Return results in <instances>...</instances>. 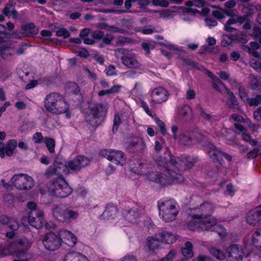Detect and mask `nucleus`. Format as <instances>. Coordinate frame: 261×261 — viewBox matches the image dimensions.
Wrapping results in <instances>:
<instances>
[{
    "mask_svg": "<svg viewBox=\"0 0 261 261\" xmlns=\"http://www.w3.org/2000/svg\"><path fill=\"white\" fill-rule=\"evenodd\" d=\"M28 244L27 240L23 238H17L5 245L0 244V256L14 253L20 258L24 255Z\"/></svg>",
    "mask_w": 261,
    "mask_h": 261,
    "instance_id": "f257e3e1",
    "label": "nucleus"
},
{
    "mask_svg": "<svg viewBox=\"0 0 261 261\" xmlns=\"http://www.w3.org/2000/svg\"><path fill=\"white\" fill-rule=\"evenodd\" d=\"M46 188L52 195L61 198L67 197L72 192L64 177L54 178L46 184Z\"/></svg>",
    "mask_w": 261,
    "mask_h": 261,
    "instance_id": "f03ea898",
    "label": "nucleus"
},
{
    "mask_svg": "<svg viewBox=\"0 0 261 261\" xmlns=\"http://www.w3.org/2000/svg\"><path fill=\"white\" fill-rule=\"evenodd\" d=\"M89 112L86 116V120L91 126L96 127L105 120L108 107L106 104L96 103L89 106Z\"/></svg>",
    "mask_w": 261,
    "mask_h": 261,
    "instance_id": "7ed1b4c3",
    "label": "nucleus"
},
{
    "mask_svg": "<svg viewBox=\"0 0 261 261\" xmlns=\"http://www.w3.org/2000/svg\"><path fill=\"white\" fill-rule=\"evenodd\" d=\"M159 215L166 222H170L176 219L179 213V208L176 202L168 200L160 203L158 205Z\"/></svg>",
    "mask_w": 261,
    "mask_h": 261,
    "instance_id": "20e7f679",
    "label": "nucleus"
},
{
    "mask_svg": "<svg viewBox=\"0 0 261 261\" xmlns=\"http://www.w3.org/2000/svg\"><path fill=\"white\" fill-rule=\"evenodd\" d=\"M11 183L20 190H29L34 185L32 177L25 174H15L11 179Z\"/></svg>",
    "mask_w": 261,
    "mask_h": 261,
    "instance_id": "39448f33",
    "label": "nucleus"
},
{
    "mask_svg": "<svg viewBox=\"0 0 261 261\" xmlns=\"http://www.w3.org/2000/svg\"><path fill=\"white\" fill-rule=\"evenodd\" d=\"M225 253L227 261H242L245 254L243 247L238 244L229 245Z\"/></svg>",
    "mask_w": 261,
    "mask_h": 261,
    "instance_id": "423d86ee",
    "label": "nucleus"
},
{
    "mask_svg": "<svg viewBox=\"0 0 261 261\" xmlns=\"http://www.w3.org/2000/svg\"><path fill=\"white\" fill-rule=\"evenodd\" d=\"M43 243L45 248L49 251H55L59 249L61 245V238L54 232L47 233L43 238Z\"/></svg>",
    "mask_w": 261,
    "mask_h": 261,
    "instance_id": "0eeeda50",
    "label": "nucleus"
},
{
    "mask_svg": "<svg viewBox=\"0 0 261 261\" xmlns=\"http://www.w3.org/2000/svg\"><path fill=\"white\" fill-rule=\"evenodd\" d=\"M28 219L30 224L37 229L41 228L44 222L43 214L40 210H33L32 212H30L28 218L27 217L22 218V223Z\"/></svg>",
    "mask_w": 261,
    "mask_h": 261,
    "instance_id": "6e6552de",
    "label": "nucleus"
},
{
    "mask_svg": "<svg viewBox=\"0 0 261 261\" xmlns=\"http://www.w3.org/2000/svg\"><path fill=\"white\" fill-rule=\"evenodd\" d=\"M119 51H121L123 54L121 59L125 66L130 68H137L140 66L141 64L136 59L135 54L129 53L123 48L120 49Z\"/></svg>",
    "mask_w": 261,
    "mask_h": 261,
    "instance_id": "1a4fd4ad",
    "label": "nucleus"
},
{
    "mask_svg": "<svg viewBox=\"0 0 261 261\" xmlns=\"http://www.w3.org/2000/svg\"><path fill=\"white\" fill-rule=\"evenodd\" d=\"M209 148V156L214 161L219 162L222 164V162L223 161V158L228 162L231 161L232 158L231 155L218 149L213 144H211Z\"/></svg>",
    "mask_w": 261,
    "mask_h": 261,
    "instance_id": "9d476101",
    "label": "nucleus"
},
{
    "mask_svg": "<svg viewBox=\"0 0 261 261\" xmlns=\"http://www.w3.org/2000/svg\"><path fill=\"white\" fill-rule=\"evenodd\" d=\"M246 220L248 224L252 226L261 224V205L249 211L246 216Z\"/></svg>",
    "mask_w": 261,
    "mask_h": 261,
    "instance_id": "9b49d317",
    "label": "nucleus"
},
{
    "mask_svg": "<svg viewBox=\"0 0 261 261\" xmlns=\"http://www.w3.org/2000/svg\"><path fill=\"white\" fill-rule=\"evenodd\" d=\"M90 160L84 155H80L73 160L69 161L67 163V166L71 170L74 171H80L82 168L88 165Z\"/></svg>",
    "mask_w": 261,
    "mask_h": 261,
    "instance_id": "f8f14e48",
    "label": "nucleus"
},
{
    "mask_svg": "<svg viewBox=\"0 0 261 261\" xmlns=\"http://www.w3.org/2000/svg\"><path fill=\"white\" fill-rule=\"evenodd\" d=\"M169 95L168 91L164 88H155L151 92L152 101L156 103H161L168 99Z\"/></svg>",
    "mask_w": 261,
    "mask_h": 261,
    "instance_id": "ddd939ff",
    "label": "nucleus"
},
{
    "mask_svg": "<svg viewBox=\"0 0 261 261\" xmlns=\"http://www.w3.org/2000/svg\"><path fill=\"white\" fill-rule=\"evenodd\" d=\"M215 206L210 202H204L199 207H195L194 210L196 214H194L193 217L194 218H202L203 216L210 215L214 211Z\"/></svg>",
    "mask_w": 261,
    "mask_h": 261,
    "instance_id": "4468645a",
    "label": "nucleus"
},
{
    "mask_svg": "<svg viewBox=\"0 0 261 261\" xmlns=\"http://www.w3.org/2000/svg\"><path fill=\"white\" fill-rule=\"evenodd\" d=\"M17 141L15 140H9L6 146L4 144L0 142V156L4 158L6 154L8 156L12 155L13 151L16 148Z\"/></svg>",
    "mask_w": 261,
    "mask_h": 261,
    "instance_id": "2eb2a0df",
    "label": "nucleus"
},
{
    "mask_svg": "<svg viewBox=\"0 0 261 261\" xmlns=\"http://www.w3.org/2000/svg\"><path fill=\"white\" fill-rule=\"evenodd\" d=\"M170 160L172 165L180 171H185L192 167V163H188L187 160L182 159L179 157L170 155Z\"/></svg>",
    "mask_w": 261,
    "mask_h": 261,
    "instance_id": "dca6fc26",
    "label": "nucleus"
},
{
    "mask_svg": "<svg viewBox=\"0 0 261 261\" xmlns=\"http://www.w3.org/2000/svg\"><path fill=\"white\" fill-rule=\"evenodd\" d=\"M61 243L66 244L69 247H73L76 243V237L70 231L64 230L59 231Z\"/></svg>",
    "mask_w": 261,
    "mask_h": 261,
    "instance_id": "f3484780",
    "label": "nucleus"
},
{
    "mask_svg": "<svg viewBox=\"0 0 261 261\" xmlns=\"http://www.w3.org/2000/svg\"><path fill=\"white\" fill-rule=\"evenodd\" d=\"M225 89L229 96L226 102V105L228 108L232 109L234 112L241 113V109L239 106V103L237 100V97L235 96L233 93L229 89L226 87H225Z\"/></svg>",
    "mask_w": 261,
    "mask_h": 261,
    "instance_id": "a211bd4d",
    "label": "nucleus"
},
{
    "mask_svg": "<svg viewBox=\"0 0 261 261\" xmlns=\"http://www.w3.org/2000/svg\"><path fill=\"white\" fill-rule=\"evenodd\" d=\"M68 109V105L64 98L62 96L58 99V101L49 111V112L54 114H61L65 113Z\"/></svg>",
    "mask_w": 261,
    "mask_h": 261,
    "instance_id": "6ab92c4d",
    "label": "nucleus"
},
{
    "mask_svg": "<svg viewBox=\"0 0 261 261\" xmlns=\"http://www.w3.org/2000/svg\"><path fill=\"white\" fill-rule=\"evenodd\" d=\"M22 33L21 35L17 36L16 34H14L15 36V38H20L24 36H32L37 34L38 33V29L36 28L35 25L33 23H29L21 27Z\"/></svg>",
    "mask_w": 261,
    "mask_h": 261,
    "instance_id": "aec40b11",
    "label": "nucleus"
},
{
    "mask_svg": "<svg viewBox=\"0 0 261 261\" xmlns=\"http://www.w3.org/2000/svg\"><path fill=\"white\" fill-rule=\"evenodd\" d=\"M200 219L201 229L207 230L215 226L217 221V219L212 216L211 214L206 216H203L202 218H197Z\"/></svg>",
    "mask_w": 261,
    "mask_h": 261,
    "instance_id": "412c9836",
    "label": "nucleus"
},
{
    "mask_svg": "<svg viewBox=\"0 0 261 261\" xmlns=\"http://www.w3.org/2000/svg\"><path fill=\"white\" fill-rule=\"evenodd\" d=\"M62 96L59 93L56 92L51 93L47 95L44 101V106L46 110L49 112L51 108L58 101V99Z\"/></svg>",
    "mask_w": 261,
    "mask_h": 261,
    "instance_id": "4be33fe9",
    "label": "nucleus"
},
{
    "mask_svg": "<svg viewBox=\"0 0 261 261\" xmlns=\"http://www.w3.org/2000/svg\"><path fill=\"white\" fill-rule=\"evenodd\" d=\"M15 3L10 1L7 4L3 9V14L9 17H11L14 19L18 17V13L15 10Z\"/></svg>",
    "mask_w": 261,
    "mask_h": 261,
    "instance_id": "5701e85b",
    "label": "nucleus"
},
{
    "mask_svg": "<svg viewBox=\"0 0 261 261\" xmlns=\"http://www.w3.org/2000/svg\"><path fill=\"white\" fill-rule=\"evenodd\" d=\"M110 161L117 165L122 166L125 163L126 158L124 155V153L121 151L113 150L112 155H110Z\"/></svg>",
    "mask_w": 261,
    "mask_h": 261,
    "instance_id": "b1692460",
    "label": "nucleus"
},
{
    "mask_svg": "<svg viewBox=\"0 0 261 261\" xmlns=\"http://www.w3.org/2000/svg\"><path fill=\"white\" fill-rule=\"evenodd\" d=\"M54 166L57 172L58 176L57 177H64L63 174H67L69 173V169L67 165L56 160L54 163Z\"/></svg>",
    "mask_w": 261,
    "mask_h": 261,
    "instance_id": "393cba45",
    "label": "nucleus"
},
{
    "mask_svg": "<svg viewBox=\"0 0 261 261\" xmlns=\"http://www.w3.org/2000/svg\"><path fill=\"white\" fill-rule=\"evenodd\" d=\"M156 236L159 237L161 242L168 244L174 243L176 240V238L173 234L164 230L159 232L156 234Z\"/></svg>",
    "mask_w": 261,
    "mask_h": 261,
    "instance_id": "a878e982",
    "label": "nucleus"
},
{
    "mask_svg": "<svg viewBox=\"0 0 261 261\" xmlns=\"http://www.w3.org/2000/svg\"><path fill=\"white\" fill-rule=\"evenodd\" d=\"M0 223L3 225L8 224L9 228L13 230H17L19 228V224L17 221L14 219H10L6 215L0 217Z\"/></svg>",
    "mask_w": 261,
    "mask_h": 261,
    "instance_id": "bb28decb",
    "label": "nucleus"
},
{
    "mask_svg": "<svg viewBox=\"0 0 261 261\" xmlns=\"http://www.w3.org/2000/svg\"><path fill=\"white\" fill-rule=\"evenodd\" d=\"M160 239L158 236L149 237L147 239V245L150 251L154 252L160 246Z\"/></svg>",
    "mask_w": 261,
    "mask_h": 261,
    "instance_id": "cd10ccee",
    "label": "nucleus"
},
{
    "mask_svg": "<svg viewBox=\"0 0 261 261\" xmlns=\"http://www.w3.org/2000/svg\"><path fill=\"white\" fill-rule=\"evenodd\" d=\"M193 245L190 241H187L185 243V247L181 249V253L183 256L187 259L193 256Z\"/></svg>",
    "mask_w": 261,
    "mask_h": 261,
    "instance_id": "c85d7f7f",
    "label": "nucleus"
},
{
    "mask_svg": "<svg viewBox=\"0 0 261 261\" xmlns=\"http://www.w3.org/2000/svg\"><path fill=\"white\" fill-rule=\"evenodd\" d=\"M180 116L185 121H188L192 118V110L188 105L184 106L180 111Z\"/></svg>",
    "mask_w": 261,
    "mask_h": 261,
    "instance_id": "c756f323",
    "label": "nucleus"
},
{
    "mask_svg": "<svg viewBox=\"0 0 261 261\" xmlns=\"http://www.w3.org/2000/svg\"><path fill=\"white\" fill-rule=\"evenodd\" d=\"M131 145L132 148L137 151L142 150L145 147V144L142 139L138 137L133 138Z\"/></svg>",
    "mask_w": 261,
    "mask_h": 261,
    "instance_id": "7c9ffc66",
    "label": "nucleus"
},
{
    "mask_svg": "<svg viewBox=\"0 0 261 261\" xmlns=\"http://www.w3.org/2000/svg\"><path fill=\"white\" fill-rule=\"evenodd\" d=\"M167 174L168 175L159 172L158 175L159 177L156 182L161 186H164L171 184L172 179V178H170V175H169L168 173Z\"/></svg>",
    "mask_w": 261,
    "mask_h": 261,
    "instance_id": "2f4dec72",
    "label": "nucleus"
},
{
    "mask_svg": "<svg viewBox=\"0 0 261 261\" xmlns=\"http://www.w3.org/2000/svg\"><path fill=\"white\" fill-rule=\"evenodd\" d=\"M250 80L249 85L250 88L253 90H256L257 88H261V77L259 76L251 75L249 76Z\"/></svg>",
    "mask_w": 261,
    "mask_h": 261,
    "instance_id": "473e14b6",
    "label": "nucleus"
},
{
    "mask_svg": "<svg viewBox=\"0 0 261 261\" xmlns=\"http://www.w3.org/2000/svg\"><path fill=\"white\" fill-rule=\"evenodd\" d=\"M66 210L57 206L54 208L53 212L54 216L59 221H65Z\"/></svg>",
    "mask_w": 261,
    "mask_h": 261,
    "instance_id": "72a5a7b5",
    "label": "nucleus"
},
{
    "mask_svg": "<svg viewBox=\"0 0 261 261\" xmlns=\"http://www.w3.org/2000/svg\"><path fill=\"white\" fill-rule=\"evenodd\" d=\"M252 243L257 249L261 250V229L253 233Z\"/></svg>",
    "mask_w": 261,
    "mask_h": 261,
    "instance_id": "f704fd0d",
    "label": "nucleus"
},
{
    "mask_svg": "<svg viewBox=\"0 0 261 261\" xmlns=\"http://www.w3.org/2000/svg\"><path fill=\"white\" fill-rule=\"evenodd\" d=\"M139 216V213L137 208H132L128 211L125 218L128 221L133 222Z\"/></svg>",
    "mask_w": 261,
    "mask_h": 261,
    "instance_id": "c9c22d12",
    "label": "nucleus"
},
{
    "mask_svg": "<svg viewBox=\"0 0 261 261\" xmlns=\"http://www.w3.org/2000/svg\"><path fill=\"white\" fill-rule=\"evenodd\" d=\"M84 256L76 252H71L67 253L65 256V261H80Z\"/></svg>",
    "mask_w": 261,
    "mask_h": 261,
    "instance_id": "e433bc0d",
    "label": "nucleus"
},
{
    "mask_svg": "<svg viewBox=\"0 0 261 261\" xmlns=\"http://www.w3.org/2000/svg\"><path fill=\"white\" fill-rule=\"evenodd\" d=\"M170 175V178H172V182H176L177 183H182L184 182L185 178L181 174H177L175 172L168 170V173Z\"/></svg>",
    "mask_w": 261,
    "mask_h": 261,
    "instance_id": "4c0bfd02",
    "label": "nucleus"
},
{
    "mask_svg": "<svg viewBox=\"0 0 261 261\" xmlns=\"http://www.w3.org/2000/svg\"><path fill=\"white\" fill-rule=\"evenodd\" d=\"M210 253L215 257L219 259L223 260L226 258V253L220 250L217 249L214 247L209 248Z\"/></svg>",
    "mask_w": 261,
    "mask_h": 261,
    "instance_id": "58836bf2",
    "label": "nucleus"
},
{
    "mask_svg": "<svg viewBox=\"0 0 261 261\" xmlns=\"http://www.w3.org/2000/svg\"><path fill=\"white\" fill-rule=\"evenodd\" d=\"M179 143L185 146L193 144L192 138L190 134L187 135L185 134H181L179 138Z\"/></svg>",
    "mask_w": 261,
    "mask_h": 261,
    "instance_id": "ea45409f",
    "label": "nucleus"
},
{
    "mask_svg": "<svg viewBox=\"0 0 261 261\" xmlns=\"http://www.w3.org/2000/svg\"><path fill=\"white\" fill-rule=\"evenodd\" d=\"M117 212V208L113 204H109L106 208V210L103 212V215L108 216L111 217L115 215Z\"/></svg>",
    "mask_w": 261,
    "mask_h": 261,
    "instance_id": "a19ab883",
    "label": "nucleus"
},
{
    "mask_svg": "<svg viewBox=\"0 0 261 261\" xmlns=\"http://www.w3.org/2000/svg\"><path fill=\"white\" fill-rule=\"evenodd\" d=\"M194 219L189 222L188 225V228L191 230H195L197 229L200 228L201 229V225L200 219L198 221L197 218H194ZM197 219H198L197 218Z\"/></svg>",
    "mask_w": 261,
    "mask_h": 261,
    "instance_id": "79ce46f5",
    "label": "nucleus"
},
{
    "mask_svg": "<svg viewBox=\"0 0 261 261\" xmlns=\"http://www.w3.org/2000/svg\"><path fill=\"white\" fill-rule=\"evenodd\" d=\"M66 87L69 91V92H70L73 94H77L79 92H80V88L78 85L74 82H68L66 84Z\"/></svg>",
    "mask_w": 261,
    "mask_h": 261,
    "instance_id": "37998d69",
    "label": "nucleus"
},
{
    "mask_svg": "<svg viewBox=\"0 0 261 261\" xmlns=\"http://www.w3.org/2000/svg\"><path fill=\"white\" fill-rule=\"evenodd\" d=\"M45 143L48 151L50 153H53L55 151V141L51 138L45 137Z\"/></svg>",
    "mask_w": 261,
    "mask_h": 261,
    "instance_id": "c03bdc74",
    "label": "nucleus"
},
{
    "mask_svg": "<svg viewBox=\"0 0 261 261\" xmlns=\"http://www.w3.org/2000/svg\"><path fill=\"white\" fill-rule=\"evenodd\" d=\"M193 144L201 142L204 139V136L198 132H192L190 133Z\"/></svg>",
    "mask_w": 261,
    "mask_h": 261,
    "instance_id": "a18cd8bd",
    "label": "nucleus"
},
{
    "mask_svg": "<svg viewBox=\"0 0 261 261\" xmlns=\"http://www.w3.org/2000/svg\"><path fill=\"white\" fill-rule=\"evenodd\" d=\"M79 217V213L70 209H66L65 221L67 220H73Z\"/></svg>",
    "mask_w": 261,
    "mask_h": 261,
    "instance_id": "49530a36",
    "label": "nucleus"
},
{
    "mask_svg": "<svg viewBox=\"0 0 261 261\" xmlns=\"http://www.w3.org/2000/svg\"><path fill=\"white\" fill-rule=\"evenodd\" d=\"M196 109L202 118L208 121L211 120L212 116L210 114L206 113L200 105L196 106Z\"/></svg>",
    "mask_w": 261,
    "mask_h": 261,
    "instance_id": "de8ad7c7",
    "label": "nucleus"
},
{
    "mask_svg": "<svg viewBox=\"0 0 261 261\" xmlns=\"http://www.w3.org/2000/svg\"><path fill=\"white\" fill-rule=\"evenodd\" d=\"M246 35L245 34L243 33L242 32H240L237 34V38L236 41L238 43H241L242 44H246L248 42V40L246 38Z\"/></svg>",
    "mask_w": 261,
    "mask_h": 261,
    "instance_id": "09e8293b",
    "label": "nucleus"
},
{
    "mask_svg": "<svg viewBox=\"0 0 261 261\" xmlns=\"http://www.w3.org/2000/svg\"><path fill=\"white\" fill-rule=\"evenodd\" d=\"M98 26L99 27V28L102 29L108 30L110 29H115V31L120 32V33L121 32V30H122V29L117 28V27H115L114 25L109 26L106 22L99 23H98Z\"/></svg>",
    "mask_w": 261,
    "mask_h": 261,
    "instance_id": "8fccbe9b",
    "label": "nucleus"
},
{
    "mask_svg": "<svg viewBox=\"0 0 261 261\" xmlns=\"http://www.w3.org/2000/svg\"><path fill=\"white\" fill-rule=\"evenodd\" d=\"M155 121L158 124V125L160 128V132L161 134L163 135L166 134V129L165 127V124L164 122L161 120L159 118L156 117L155 118Z\"/></svg>",
    "mask_w": 261,
    "mask_h": 261,
    "instance_id": "3c124183",
    "label": "nucleus"
},
{
    "mask_svg": "<svg viewBox=\"0 0 261 261\" xmlns=\"http://www.w3.org/2000/svg\"><path fill=\"white\" fill-rule=\"evenodd\" d=\"M224 9H220V10H214L212 12L213 15L219 19H222L225 18Z\"/></svg>",
    "mask_w": 261,
    "mask_h": 261,
    "instance_id": "603ef678",
    "label": "nucleus"
},
{
    "mask_svg": "<svg viewBox=\"0 0 261 261\" xmlns=\"http://www.w3.org/2000/svg\"><path fill=\"white\" fill-rule=\"evenodd\" d=\"M54 166L49 167L45 171V175L46 177L49 178L55 175H57L56 171Z\"/></svg>",
    "mask_w": 261,
    "mask_h": 261,
    "instance_id": "864d4df0",
    "label": "nucleus"
},
{
    "mask_svg": "<svg viewBox=\"0 0 261 261\" xmlns=\"http://www.w3.org/2000/svg\"><path fill=\"white\" fill-rule=\"evenodd\" d=\"M56 35L58 37H68L70 33L65 28H62L56 32Z\"/></svg>",
    "mask_w": 261,
    "mask_h": 261,
    "instance_id": "5fc2aeb1",
    "label": "nucleus"
},
{
    "mask_svg": "<svg viewBox=\"0 0 261 261\" xmlns=\"http://www.w3.org/2000/svg\"><path fill=\"white\" fill-rule=\"evenodd\" d=\"M121 123V120L120 116L117 114L115 115L114 119V124L113 126V132H115V131L116 132L117 130L118 126Z\"/></svg>",
    "mask_w": 261,
    "mask_h": 261,
    "instance_id": "6e6d98bb",
    "label": "nucleus"
},
{
    "mask_svg": "<svg viewBox=\"0 0 261 261\" xmlns=\"http://www.w3.org/2000/svg\"><path fill=\"white\" fill-rule=\"evenodd\" d=\"M139 8L147 11V7L150 4V0H137Z\"/></svg>",
    "mask_w": 261,
    "mask_h": 261,
    "instance_id": "4d7b16f0",
    "label": "nucleus"
},
{
    "mask_svg": "<svg viewBox=\"0 0 261 261\" xmlns=\"http://www.w3.org/2000/svg\"><path fill=\"white\" fill-rule=\"evenodd\" d=\"M159 172H151L147 174V178L152 181L156 182L158 178Z\"/></svg>",
    "mask_w": 261,
    "mask_h": 261,
    "instance_id": "13d9d810",
    "label": "nucleus"
},
{
    "mask_svg": "<svg viewBox=\"0 0 261 261\" xmlns=\"http://www.w3.org/2000/svg\"><path fill=\"white\" fill-rule=\"evenodd\" d=\"M233 19H234V21H236V23H239L240 24H243L246 21L247 19V16L245 15L241 16L236 14L233 17H232Z\"/></svg>",
    "mask_w": 261,
    "mask_h": 261,
    "instance_id": "bf43d9fd",
    "label": "nucleus"
},
{
    "mask_svg": "<svg viewBox=\"0 0 261 261\" xmlns=\"http://www.w3.org/2000/svg\"><path fill=\"white\" fill-rule=\"evenodd\" d=\"M227 35L224 34L222 35L223 38L221 41V44L223 47H227L232 44L231 41H230L228 38H227Z\"/></svg>",
    "mask_w": 261,
    "mask_h": 261,
    "instance_id": "052dcab7",
    "label": "nucleus"
},
{
    "mask_svg": "<svg viewBox=\"0 0 261 261\" xmlns=\"http://www.w3.org/2000/svg\"><path fill=\"white\" fill-rule=\"evenodd\" d=\"M91 36L94 39L100 40L103 37L104 33L102 31L97 30L92 33Z\"/></svg>",
    "mask_w": 261,
    "mask_h": 261,
    "instance_id": "680f3d73",
    "label": "nucleus"
},
{
    "mask_svg": "<svg viewBox=\"0 0 261 261\" xmlns=\"http://www.w3.org/2000/svg\"><path fill=\"white\" fill-rule=\"evenodd\" d=\"M14 199L15 197L13 194L7 193L3 196L4 200L9 203H12L14 201Z\"/></svg>",
    "mask_w": 261,
    "mask_h": 261,
    "instance_id": "e2e57ef3",
    "label": "nucleus"
},
{
    "mask_svg": "<svg viewBox=\"0 0 261 261\" xmlns=\"http://www.w3.org/2000/svg\"><path fill=\"white\" fill-rule=\"evenodd\" d=\"M113 150H108V149H102L100 150L99 154L102 156H103L105 158H107V159L110 161L111 156L110 155H112V152Z\"/></svg>",
    "mask_w": 261,
    "mask_h": 261,
    "instance_id": "0e129e2a",
    "label": "nucleus"
},
{
    "mask_svg": "<svg viewBox=\"0 0 261 261\" xmlns=\"http://www.w3.org/2000/svg\"><path fill=\"white\" fill-rule=\"evenodd\" d=\"M175 252L174 250H171L166 256L163 258L161 261H172L175 257Z\"/></svg>",
    "mask_w": 261,
    "mask_h": 261,
    "instance_id": "69168bd1",
    "label": "nucleus"
},
{
    "mask_svg": "<svg viewBox=\"0 0 261 261\" xmlns=\"http://www.w3.org/2000/svg\"><path fill=\"white\" fill-rule=\"evenodd\" d=\"M33 139L35 143H40L43 141V137L41 133L37 132L33 135Z\"/></svg>",
    "mask_w": 261,
    "mask_h": 261,
    "instance_id": "338daca9",
    "label": "nucleus"
},
{
    "mask_svg": "<svg viewBox=\"0 0 261 261\" xmlns=\"http://www.w3.org/2000/svg\"><path fill=\"white\" fill-rule=\"evenodd\" d=\"M250 66L254 69L261 70V63L255 60H252L250 62Z\"/></svg>",
    "mask_w": 261,
    "mask_h": 261,
    "instance_id": "774afa93",
    "label": "nucleus"
}]
</instances>
